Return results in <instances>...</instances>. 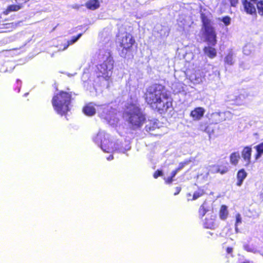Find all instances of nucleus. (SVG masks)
I'll use <instances>...</instances> for the list:
<instances>
[{
    "mask_svg": "<svg viewBox=\"0 0 263 263\" xmlns=\"http://www.w3.org/2000/svg\"><path fill=\"white\" fill-rule=\"evenodd\" d=\"M143 98L147 105L159 114L165 115L173 107V99L171 95L161 84L154 83L148 86Z\"/></svg>",
    "mask_w": 263,
    "mask_h": 263,
    "instance_id": "1",
    "label": "nucleus"
},
{
    "mask_svg": "<svg viewBox=\"0 0 263 263\" xmlns=\"http://www.w3.org/2000/svg\"><path fill=\"white\" fill-rule=\"evenodd\" d=\"M123 117L132 130L141 128L146 121V116L142 109L135 104L130 103L123 112Z\"/></svg>",
    "mask_w": 263,
    "mask_h": 263,
    "instance_id": "2",
    "label": "nucleus"
},
{
    "mask_svg": "<svg viewBox=\"0 0 263 263\" xmlns=\"http://www.w3.org/2000/svg\"><path fill=\"white\" fill-rule=\"evenodd\" d=\"M72 99L71 91H59L52 98L51 103L54 110L62 116L66 115L70 111Z\"/></svg>",
    "mask_w": 263,
    "mask_h": 263,
    "instance_id": "3",
    "label": "nucleus"
},
{
    "mask_svg": "<svg viewBox=\"0 0 263 263\" xmlns=\"http://www.w3.org/2000/svg\"><path fill=\"white\" fill-rule=\"evenodd\" d=\"M117 42L121 48V55L126 58L127 55L132 54L136 42L134 36L129 32H125L121 36L116 35Z\"/></svg>",
    "mask_w": 263,
    "mask_h": 263,
    "instance_id": "4",
    "label": "nucleus"
},
{
    "mask_svg": "<svg viewBox=\"0 0 263 263\" xmlns=\"http://www.w3.org/2000/svg\"><path fill=\"white\" fill-rule=\"evenodd\" d=\"M200 18L206 41L209 45L215 46L217 44V37L214 28L212 25L211 20L203 13L201 14Z\"/></svg>",
    "mask_w": 263,
    "mask_h": 263,
    "instance_id": "5",
    "label": "nucleus"
},
{
    "mask_svg": "<svg viewBox=\"0 0 263 263\" xmlns=\"http://www.w3.org/2000/svg\"><path fill=\"white\" fill-rule=\"evenodd\" d=\"M114 67V61L109 58H107L102 63L97 66L96 73L98 78L102 77L105 80H109Z\"/></svg>",
    "mask_w": 263,
    "mask_h": 263,
    "instance_id": "6",
    "label": "nucleus"
},
{
    "mask_svg": "<svg viewBox=\"0 0 263 263\" xmlns=\"http://www.w3.org/2000/svg\"><path fill=\"white\" fill-rule=\"evenodd\" d=\"M16 4L8 5L2 12V14L7 15L11 12H17L22 9L25 4L30 0H14Z\"/></svg>",
    "mask_w": 263,
    "mask_h": 263,
    "instance_id": "7",
    "label": "nucleus"
},
{
    "mask_svg": "<svg viewBox=\"0 0 263 263\" xmlns=\"http://www.w3.org/2000/svg\"><path fill=\"white\" fill-rule=\"evenodd\" d=\"M258 0H242L241 3L245 12L251 15H256V5Z\"/></svg>",
    "mask_w": 263,
    "mask_h": 263,
    "instance_id": "8",
    "label": "nucleus"
},
{
    "mask_svg": "<svg viewBox=\"0 0 263 263\" xmlns=\"http://www.w3.org/2000/svg\"><path fill=\"white\" fill-rule=\"evenodd\" d=\"M252 149L251 146H245L241 151V156L243 160L246 162L245 166H249L251 163Z\"/></svg>",
    "mask_w": 263,
    "mask_h": 263,
    "instance_id": "9",
    "label": "nucleus"
},
{
    "mask_svg": "<svg viewBox=\"0 0 263 263\" xmlns=\"http://www.w3.org/2000/svg\"><path fill=\"white\" fill-rule=\"evenodd\" d=\"M205 109L202 107H197L195 108L190 112V116L194 120L199 121L204 116Z\"/></svg>",
    "mask_w": 263,
    "mask_h": 263,
    "instance_id": "10",
    "label": "nucleus"
},
{
    "mask_svg": "<svg viewBox=\"0 0 263 263\" xmlns=\"http://www.w3.org/2000/svg\"><path fill=\"white\" fill-rule=\"evenodd\" d=\"M83 113L87 116H92L96 112L95 105L92 103H88L83 107Z\"/></svg>",
    "mask_w": 263,
    "mask_h": 263,
    "instance_id": "11",
    "label": "nucleus"
},
{
    "mask_svg": "<svg viewBox=\"0 0 263 263\" xmlns=\"http://www.w3.org/2000/svg\"><path fill=\"white\" fill-rule=\"evenodd\" d=\"M247 173L243 168L239 170L236 175L237 182L236 185L240 186L242 185L243 180L246 178L247 176Z\"/></svg>",
    "mask_w": 263,
    "mask_h": 263,
    "instance_id": "12",
    "label": "nucleus"
},
{
    "mask_svg": "<svg viewBox=\"0 0 263 263\" xmlns=\"http://www.w3.org/2000/svg\"><path fill=\"white\" fill-rule=\"evenodd\" d=\"M215 216H211L209 217H206L203 223L204 228L209 229H214L215 228Z\"/></svg>",
    "mask_w": 263,
    "mask_h": 263,
    "instance_id": "13",
    "label": "nucleus"
},
{
    "mask_svg": "<svg viewBox=\"0 0 263 263\" xmlns=\"http://www.w3.org/2000/svg\"><path fill=\"white\" fill-rule=\"evenodd\" d=\"M240 158V157L238 152H234L232 153L229 156L230 162L231 164L234 166L237 165Z\"/></svg>",
    "mask_w": 263,
    "mask_h": 263,
    "instance_id": "14",
    "label": "nucleus"
},
{
    "mask_svg": "<svg viewBox=\"0 0 263 263\" xmlns=\"http://www.w3.org/2000/svg\"><path fill=\"white\" fill-rule=\"evenodd\" d=\"M85 6L88 9L94 10L100 7V3L98 0H88L85 3Z\"/></svg>",
    "mask_w": 263,
    "mask_h": 263,
    "instance_id": "15",
    "label": "nucleus"
},
{
    "mask_svg": "<svg viewBox=\"0 0 263 263\" xmlns=\"http://www.w3.org/2000/svg\"><path fill=\"white\" fill-rule=\"evenodd\" d=\"M203 51L204 53L211 59L215 58L217 55L216 49L212 47H204L203 48Z\"/></svg>",
    "mask_w": 263,
    "mask_h": 263,
    "instance_id": "16",
    "label": "nucleus"
},
{
    "mask_svg": "<svg viewBox=\"0 0 263 263\" xmlns=\"http://www.w3.org/2000/svg\"><path fill=\"white\" fill-rule=\"evenodd\" d=\"M229 215V212L228 210L227 206L226 205H221L219 212V215L220 218L222 220H226Z\"/></svg>",
    "mask_w": 263,
    "mask_h": 263,
    "instance_id": "17",
    "label": "nucleus"
},
{
    "mask_svg": "<svg viewBox=\"0 0 263 263\" xmlns=\"http://www.w3.org/2000/svg\"><path fill=\"white\" fill-rule=\"evenodd\" d=\"M157 128H158V125L155 120H150L145 126V129L147 132L153 131Z\"/></svg>",
    "mask_w": 263,
    "mask_h": 263,
    "instance_id": "18",
    "label": "nucleus"
},
{
    "mask_svg": "<svg viewBox=\"0 0 263 263\" xmlns=\"http://www.w3.org/2000/svg\"><path fill=\"white\" fill-rule=\"evenodd\" d=\"M256 153L254 155L255 160H258L263 154V142H261L255 146Z\"/></svg>",
    "mask_w": 263,
    "mask_h": 263,
    "instance_id": "19",
    "label": "nucleus"
},
{
    "mask_svg": "<svg viewBox=\"0 0 263 263\" xmlns=\"http://www.w3.org/2000/svg\"><path fill=\"white\" fill-rule=\"evenodd\" d=\"M217 169L216 172L217 173H219L221 174H224L227 173L229 171V164L228 162L226 163V165H218L217 166Z\"/></svg>",
    "mask_w": 263,
    "mask_h": 263,
    "instance_id": "20",
    "label": "nucleus"
},
{
    "mask_svg": "<svg viewBox=\"0 0 263 263\" xmlns=\"http://www.w3.org/2000/svg\"><path fill=\"white\" fill-rule=\"evenodd\" d=\"M1 26L2 27H0L1 29H7L12 30L16 28L17 23L14 22L5 23L3 22Z\"/></svg>",
    "mask_w": 263,
    "mask_h": 263,
    "instance_id": "21",
    "label": "nucleus"
},
{
    "mask_svg": "<svg viewBox=\"0 0 263 263\" xmlns=\"http://www.w3.org/2000/svg\"><path fill=\"white\" fill-rule=\"evenodd\" d=\"M256 11L259 16H263V0L257 1Z\"/></svg>",
    "mask_w": 263,
    "mask_h": 263,
    "instance_id": "22",
    "label": "nucleus"
},
{
    "mask_svg": "<svg viewBox=\"0 0 263 263\" xmlns=\"http://www.w3.org/2000/svg\"><path fill=\"white\" fill-rule=\"evenodd\" d=\"M177 173L178 172L175 169L173 170L171 173V176L164 178L165 183L167 184H171L174 181V177H175Z\"/></svg>",
    "mask_w": 263,
    "mask_h": 263,
    "instance_id": "23",
    "label": "nucleus"
},
{
    "mask_svg": "<svg viewBox=\"0 0 263 263\" xmlns=\"http://www.w3.org/2000/svg\"><path fill=\"white\" fill-rule=\"evenodd\" d=\"M205 193V191H204L203 189L199 188L197 191H196L194 193L192 200H196L198 198L204 195Z\"/></svg>",
    "mask_w": 263,
    "mask_h": 263,
    "instance_id": "24",
    "label": "nucleus"
},
{
    "mask_svg": "<svg viewBox=\"0 0 263 263\" xmlns=\"http://www.w3.org/2000/svg\"><path fill=\"white\" fill-rule=\"evenodd\" d=\"M82 33H79L76 36L72 37L71 39L68 41L66 45L64 47V49H66L70 45L76 42L82 36Z\"/></svg>",
    "mask_w": 263,
    "mask_h": 263,
    "instance_id": "25",
    "label": "nucleus"
},
{
    "mask_svg": "<svg viewBox=\"0 0 263 263\" xmlns=\"http://www.w3.org/2000/svg\"><path fill=\"white\" fill-rule=\"evenodd\" d=\"M109 143V141L105 139L103 142L101 143V148L106 153H109L111 148V146L108 144Z\"/></svg>",
    "mask_w": 263,
    "mask_h": 263,
    "instance_id": "26",
    "label": "nucleus"
},
{
    "mask_svg": "<svg viewBox=\"0 0 263 263\" xmlns=\"http://www.w3.org/2000/svg\"><path fill=\"white\" fill-rule=\"evenodd\" d=\"M233 53H229L224 58L225 63L228 65H232L233 64Z\"/></svg>",
    "mask_w": 263,
    "mask_h": 263,
    "instance_id": "27",
    "label": "nucleus"
},
{
    "mask_svg": "<svg viewBox=\"0 0 263 263\" xmlns=\"http://www.w3.org/2000/svg\"><path fill=\"white\" fill-rule=\"evenodd\" d=\"M208 211V210L206 208L204 203H203L199 207L198 210L199 215L201 216V218H202Z\"/></svg>",
    "mask_w": 263,
    "mask_h": 263,
    "instance_id": "28",
    "label": "nucleus"
},
{
    "mask_svg": "<svg viewBox=\"0 0 263 263\" xmlns=\"http://www.w3.org/2000/svg\"><path fill=\"white\" fill-rule=\"evenodd\" d=\"M220 115L218 113L215 112L212 114L211 117L215 119L214 121H212V123L218 124L221 122V120L219 119Z\"/></svg>",
    "mask_w": 263,
    "mask_h": 263,
    "instance_id": "29",
    "label": "nucleus"
},
{
    "mask_svg": "<svg viewBox=\"0 0 263 263\" xmlns=\"http://www.w3.org/2000/svg\"><path fill=\"white\" fill-rule=\"evenodd\" d=\"M188 163V161L181 162L179 164V166L177 168H176L175 170L177 171V172H178L179 171L182 170L185 166V165H187Z\"/></svg>",
    "mask_w": 263,
    "mask_h": 263,
    "instance_id": "30",
    "label": "nucleus"
},
{
    "mask_svg": "<svg viewBox=\"0 0 263 263\" xmlns=\"http://www.w3.org/2000/svg\"><path fill=\"white\" fill-rule=\"evenodd\" d=\"M221 21L226 26H228L231 23V18L229 16H225L222 17Z\"/></svg>",
    "mask_w": 263,
    "mask_h": 263,
    "instance_id": "31",
    "label": "nucleus"
},
{
    "mask_svg": "<svg viewBox=\"0 0 263 263\" xmlns=\"http://www.w3.org/2000/svg\"><path fill=\"white\" fill-rule=\"evenodd\" d=\"M162 176H163V172L161 170H157L153 174V177L155 179H157L158 177Z\"/></svg>",
    "mask_w": 263,
    "mask_h": 263,
    "instance_id": "32",
    "label": "nucleus"
},
{
    "mask_svg": "<svg viewBox=\"0 0 263 263\" xmlns=\"http://www.w3.org/2000/svg\"><path fill=\"white\" fill-rule=\"evenodd\" d=\"M15 83L16 84L15 89H17V91L19 92L20 91V89L22 86V82L19 79H17L16 80Z\"/></svg>",
    "mask_w": 263,
    "mask_h": 263,
    "instance_id": "33",
    "label": "nucleus"
},
{
    "mask_svg": "<svg viewBox=\"0 0 263 263\" xmlns=\"http://www.w3.org/2000/svg\"><path fill=\"white\" fill-rule=\"evenodd\" d=\"M241 222V218L240 215L239 214H237L236 216V222H235L236 228L237 227V224Z\"/></svg>",
    "mask_w": 263,
    "mask_h": 263,
    "instance_id": "34",
    "label": "nucleus"
},
{
    "mask_svg": "<svg viewBox=\"0 0 263 263\" xmlns=\"http://www.w3.org/2000/svg\"><path fill=\"white\" fill-rule=\"evenodd\" d=\"M230 3V5H231V6L232 7H236L237 4H238V2H239V0H229Z\"/></svg>",
    "mask_w": 263,
    "mask_h": 263,
    "instance_id": "35",
    "label": "nucleus"
},
{
    "mask_svg": "<svg viewBox=\"0 0 263 263\" xmlns=\"http://www.w3.org/2000/svg\"><path fill=\"white\" fill-rule=\"evenodd\" d=\"M175 189L176 192L174 193V195H177L180 192L181 188L180 187H176Z\"/></svg>",
    "mask_w": 263,
    "mask_h": 263,
    "instance_id": "36",
    "label": "nucleus"
},
{
    "mask_svg": "<svg viewBox=\"0 0 263 263\" xmlns=\"http://www.w3.org/2000/svg\"><path fill=\"white\" fill-rule=\"evenodd\" d=\"M226 252L228 254H231L233 252V248L232 247H227L226 249Z\"/></svg>",
    "mask_w": 263,
    "mask_h": 263,
    "instance_id": "37",
    "label": "nucleus"
},
{
    "mask_svg": "<svg viewBox=\"0 0 263 263\" xmlns=\"http://www.w3.org/2000/svg\"><path fill=\"white\" fill-rule=\"evenodd\" d=\"M113 158H114L113 156H112V155H110V156L107 158V159L109 160H112V159H113Z\"/></svg>",
    "mask_w": 263,
    "mask_h": 263,
    "instance_id": "38",
    "label": "nucleus"
},
{
    "mask_svg": "<svg viewBox=\"0 0 263 263\" xmlns=\"http://www.w3.org/2000/svg\"><path fill=\"white\" fill-rule=\"evenodd\" d=\"M242 263H250L249 261H243Z\"/></svg>",
    "mask_w": 263,
    "mask_h": 263,
    "instance_id": "39",
    "label": "nucleus"
},
{
    "mask_svg": "<svg viewBox=\"0 0 263 263\" xmlns=\"http://www.w3.org/2000/svg\"><path fill=\"white\" fill-rule=\"evenodd\" d=\"M1 21H0V26L2 25Z\"/></svg>",
    "mask_w": 263,
    "mask_h": 263,
    "instance_id": "40",
    "label": "nucleus"
}]
</instances>
